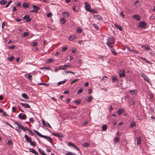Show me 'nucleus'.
<instances>
[{
  "label": "nucleus",
  "instance_id": "obj_28",
  "mask_svg": "<svg viewBox=\"0 0 155 155\" xmlns=\"http://www.w3.org/2000/svg\"><path fill=\"white\" fill-rule=\"evenodd\" d=\"M22 6L25 8H28L29 7V6L28 4L25 3H23Z\"/></svg>",
  "mask_w": 155,
  "mask_h": 155
},
{
  "label": "nucleus",
  "instance_id": "obj_35",
  "mask_svg": "<svg viewBox=\"0 0 155 155\" xmlns=\"http://www.w3.org/2000/svg\"><path fill=\"white\" fill-rule=\"evenodd\" d=\"M140 58L143 61H145L146 63H147L149 64L150 63V62L147 61L145 58L142 57H140Z\"/></svg>",
  "mask_w": 155,
  "mask_h": 155
},
{
  "label": "nucleus",
  "instance_id": "obj_18",
  "mask_svg": "<svg viewBox=\"0 0 155 155\" xmlns=\"http://www.w3.org/2000/svg\"><path fill=\"white\" fill-rule=\"evenodd\" d=\"M25 77L29 80L31 81V78L32 76L30 75V74L29 73L28 74H26L25 75Z\"/></svg>",
  "mask_w": 155,
  "mask_h": 155
},
{
  "label": "nucleus",
  "instance_id": "obj_4",
  "mask_svg": "<svg viewBox=\"0 0 155 155\" xmlns=\"http://www.w3.org/2000/svg\"><path fill=\"white\" fill-rule=\"evenodd\" d=\"M18 117L22 120H25L26 118V116L25 114H20L18 115Z\"/></svg>",
  "mask_w": 155,
  "mask_h": 155
},
{
  "label": "nucleus",
  "instance_id": "obj_25",
  "mask_svg": "<svg viewBox=\"0 0 155 155\" xmlns=\"http://www.w3.org/2000/svg\"><path fill=\"white\" fill-rule=\"evenodd\" d=\"M62 14L64 16H66L67 18L69 17V13L68 12H63L62 13Z\"/></svg>",
  "mask_w": 155,
  "mask_h": 155
},
{
  "label": "nucleus",
  "instance_id": "obj_19",
  "mask_svg": "<svg viewBox=\"0 0 155 155\" xmlns=\"http://www.w3.org/2000/svg\"><path fill=\"white\" fill-rule=\"evenodd\" d=\"M129 92L130 94H131L132 95L134 94H137V90L135 89L132 90H130L129 91Z\"/></svg>",
  "mask_w": 155,
  "mask_h": 155
},
{
  "label": "nucleus",
  "instance_id": "obj_41",
  "mask_svg": "<svg viewBox=\"0 0 155 155\" xmlns=\"http://www.w3.org/2000/svg\"><path fill=\"white\" fill-rule=\"evenodd\" d=\"M89 145V143H83V146L84 147H88Z\"/></svg>",
  "mask_w": 155,
  "mask_h": 155
},
{
  "label": "nucleus",
  "instance_id": "obj_63",
  "mask_svg": "<svg viewBox=\"0 0 155 155\" xmlns=\"http://www.w3.org/2000/svg\"><path fill=\"white\" fill-rule=\"evenodd\" d=\"M67 49V48L66 47H63L62 49V51H66Z\"/></svg>",
  "mask_w": 155,
  "mask_h": 155
},
{
  "label": "nucleus",
  "instance_id": "obj_34",
  "mask_svg": "<svg viewBox=\"0 0 155 155\" xmlns=\"http://www.w3.org/2000/svg\"><path fill=\"white\" fill-rule=\"evenodd\" d=\"M66 82V79H65V80L63 81H59V82L58 83V85H60L61 84L65 83Z\"/></svg>",
  "mask_w": 155,
  "mask_h": 155
},
{
  "label": "nucleus",
  "instance_id": "obj_29",
  "mask_svg": "<svg viewBox=\"0 0 155 155\" xmlns=\"http://www.w3.org/2000/svg\"><path fill=\"white\" fill-rule=\"evenodd\" d=\"M7 3V1L5 0H1L0 2L1 5H3Z\"/></svg>",
  "mask_w": 155,
  "mask_h": 155
},
{
  "label": "nucleus",
  "instance_id": "obj_36",
  "mask_svg": "<svg viewBox=\"0 0 155 155\" xmlns=\"http://www.w3.org/2000/svg\"><path fill=\"white\" fill-rule=\"evenodd\" d=\"M29 143H30V144L33 147H35V146H36V144H35V142L32 141L31 140V141L30 142H29Z\"/></svg>",
  "mask_w": 155,
  "mask_h": 155
},
{
  "label": "nucleus",
  "instance_id": "obj_2",
  "mask_svg": "<svg viewBox=\"0 0 155 155\" xmlns=\"http://www.w3.org/2000/svg\"><path fill=\"white\" fill-rule=\"evenodd\" d=\"M114 41L113 38L109 37L107 40V44L108 46L110 48H112V46L111 45L114 43Z\"/></svg>",
  "mask_w": 155,
  "mask_h": 155
},
{
  "label": "nucleus",
  "instance_id": "obj_8",
  "mask_svg": "<svg viewBox=\"0 0 155 155\" xmlns=\"http://www.w3.org/2000/svg\"><path fill=\"white\" fill-rule=\"evenodd\" d=\"M119 75L121 78L125 77V73L124 71L123 70H120L119 72Z\"/></svg>",
  "mask_w": 155,
  "mask_h": 155
},
{
  "label": "nucleus",
  "instance_id": "obj_58",
  "mask_svg": "<svg viewBox=\"0 0 155 155\" xmlns=\"http://www.w3.org/2000/svg\"><path fill=\"white\" fill-rule=\"evenodd\" d=\"M74 147L76 150H78L79 151H80V149L76 146L75 145H74V146L73 147Z\"/></svg>",
  "mask_w": 155,
  "mask_h": 155
},
{
  "label": "nucleus",
  "instance_id": "obj_20",
  "mask_svg": "<svg viewBox=\"0 0 155 155\" xmlns=\"http://www.w3.org/2000/svg\"><path fill=\"white\" fill-rule=\"evenodd\" d=\"M32 7L34 9V10L36 11L35 12H38V10L39 9V8L35 5H32Z\"/></svg>",
  "mask_w": 155,
  "mask_h": 155
},
{
  "label": "nucleus",
  "instance_id": "obj_30",
  "mask_svg": "<svg viewBox=\"0 0 155 155\" xmlns=\"http://www.w3.org/2000/svg\"><path fill=\"white\" fill-rule=\"evenodd\" d=\"M102 130L104 131H106L107 130V126L106 125H104L102 127Z\"/></svg>",
  "mask_w": 155,
  "mask_h": 155
},
{
  "label": "nucleus",
  "instance_id": "obj_57",
  "mask_svg": "<svg viewBox=\"0 0 155 155\" xmlns=\"http://www.w3.org/2000/svg\"><path fill=\"white\" fill-rule=\"evenodd\" d=\"M28 131L29 132L30 134L32 135L33 136V135H34V133L31 130H29V129L28 130Z\"/></svg>",
  "mask_w": 155,
  "mask_h": 155
},
{
  "label": "nucleus",
  "instance_id": "obj_48",
  "mask_svg": "<svg viewBox=\"0 0 155 155\" xmlns=\"http://www.w3.org/2000/svg\"><path fill=\"white\" fill-rule=\"evenodd\" d=\"M12 1L10 0L8 3L5 6V8H7L12 3Z\"/></svg>",
  "mask_w": 155,
  "mask_h": 155
},
{
  "label": "nucleus",
  "instance_id": "obj_32",
  "mask_svg": "<svg viewBox=\"0 0 155 155\" xmlns=\"http://www.w3.org/2000/svg\"><path fill=\"white\" fill-rule=\"evenodd\" d=\"M124 112L123 110L120 109L118 110L117 111V113L118 115H120L121 114Z\"/></svg>",
  "mask_w": 155,
  "mask_h": 155
},
{
  "label": "nucleus",
  "instance_id": "obj_54",
  "mask_svg": "<svg viewBox=\"0 0 155 155\" xmlns=\"http://www.w3.org/2000/svg\"><path fill=\"white\" fill-rule=\"evenodd\" d=\"M37 45V43L36 42H32V44L31 46H35Z\"/></svg>",
  "mask_w": 155,
  "mask_h": 155
},
{
  "label": "nucleus",
  "instance_id": "obj_9",
  "mask_svg": "<svg viewBox=\"0 0 155 155\" xmlns=\"http://www.w3.org/2000/svg\"><path fill=\"white\" fill-rule=\"evenodd\" d=\"M52 134L56 137L61 138L63 137V135L61 133H53Z\"/></svg>",
  "mask_w": 155,
  "mask_h": 155
},
{
  "label": "nucleus",
  "instance_id": "obj_64",
  "mask_svg": "<svg viewBox=\"0 0 155 155\" xmlns=\"http://www.w3.org/2000/svg\"><path fill=\"white\" fill-rule=\"evenodd\" d=\"M69 93V92L68 91L66 90L64 91V94H68Z\"/></svg>",
  "mask_w": 155,
  "mask_h": 155
},
{
  "label": "nucleus",
  "instance_id": "obj_12",
  "mask_svg": "<svg viewBox=\"0 0 155 155\" xmlns=\"http://www.w3.org/2000/svg\"><path fill=\"white\" fill-rule=\"evenodd\" d=\"M133 18L138 21H139L140 20V16L137 15H134L133 16Z\"/></svg>",
  "mask_w": 155,
  "mask_h": 155
},
{
  "label": "nucleus",
  "instance_id": "obj_1",
  "mask_svg": "<svg viewBox=\"0 0 155 155\" xmlns=\"http://www.w3.org/2000/svg\"><path fill=\"white\" fill-rule=\"evenodd\" d=\"M33 131L39 137H43L46 139L50 143H51L53 142V140L50 137L47 136L42 135L40 133H39L38 131L35 130H33Z\"/></svg>",
  "mask_w": 155,
  "mask_h": 155
},
{
  "label": "nucleus",
  "instance_id": "obj_42",
  "mask_svg": "<svg viewBox=\"0 0 155 155\" xmlns=\"http://www.w3.org/2000/svg\"><path fill=\"white\" fill-rule=\"evenodd\" d=\"M83 91V89L82 88H81L79 90L77 93V94H78L81 93Z\"/></svg>",
  "mask_w": 155,
  "mask_h": 155
},
{
  "label": "nucleus",
  "instance_id": "obj_24",
  "mask_svg": "<svg viewBox=\"0 0 155 155\" xmlns=\"http://www.w3.org/2000/svg\"><path fill=\"white\" fill-rule=\"evenodd\" d=\"M65 155H76L75 153H74L71 152L67 151V153H65Z\"/></svg>",
  "mask_w": 155,
  "mask_h": 155
},
{
  "label": "nucleus",
  "instance_id": "obj_21",
  "mask_svg": "<svg viewBox=\"0 0 155 155\" xmlns=\"http://www.w3.org/2000/svg\"><path fill=\"white\" fill-rule=\"evenodd\" d=\"M59 70H66L65 64L64 65H60L59 66Z\"/></svg>",
  "mask_w": 155,
  "mask_h": 155
},
{
  "label": "nucleus",
  "instance_id": "obj_27",
  "mask_svg": "<svg viewBox=\"0 0 155 155\" xmlns=\"http://www.w3.org/2000/svg\"><path fill=\"white\" fill-rule=\"evenodd\" d=\"M141 142V139L140 137L138 138L137 140V145H140V144Z\"/></svg>",
  "mask_w": 155,
  "mask_h": 155
},
{
  "label": "nucleus",
  "instance_id": "obj_43",
  "mask_svg": "<svg viewBox=\"0 0 155 155\" xmlns=\"http://www.w3.org/2000/svg\"><path fill=\"white\" fill-rule=\"evenodd\" d=\"M82 31V29L81 28H78L77 30V32L79 33H80Z\"/></svg>",
  "mask_w": 155,
  "mask_h": 155
},
{
  "label": "nucleus",
  "instance_id": "obj_17",
  "mask_svg": "<svg viewBox=\"0 0 155 155\" xmlns=\"http://www.w3.org/2000/svg\"><path fill=\"white\" fill-rule=\"evenodd\" d=\"M25 138L27 142H29L31 140V139L27 135H25Z\"/></svg>",
  "mask_w": 155,
  "mask_h": 155
},
{
  "label": "nucleus",
  "instance_id": "obj_16",
  "mask_svg": "<svg viewBox=\"0 0 155 155\" xmlns=\"http://www.w3.org/2000/svg\"><path fill=\"white\" fill-rule=\"evenodd\" d=\"M94 18L96 19L102 20V18L99 15H94Z\"/></svg>",
  "mask_w": 155,
  "mask_h": 155
},
{
  "label": "nucleus",
  "instance_id": "obj_50",
  "mask_svg": "<svg viewBox=\"0 0 155 155\" xmlns=\"http://www.w3.org/2000/svg\"><path fill=\"white\" fill-rule=\"evenodd\" d=\"M14 59V57L13 56H11L8 58V60L10 61H11Z\"/></svg>",
  "mask_w": 155,
  "mask_h": 155
},
{
  "label": "nucleus",
  "instance_id": "obj_55",
  "mask_svg": "<svg viewBox=\"0 0 155 155\" xmlns=\"http://www.w3.org/2000/svg\"><path fill=\"white\" fill-rule=\"evenodd\" d=\"M12 143V142L10 140H9L7 143V145H11Z\"/></svg>",
  "mask_w": 155,
  "mask_h": 155
},
{
  "label": "nucleus",
  "instance_id": "obj_46",
  "mask_svg": "<svg viewBox=\"0 0 155 155\" xmlns=\"http://www.w3.org/2000/svg\"><path fill=\"white\" fill-rule=\"evenodd\" d=\"M120 15L122 18H124L125 16V15L124 14V12H121L120 14Z\"/></svg>",
  "mask_w": 155,
  "mask_h": 155
},
{
  "label": "nucleus",
  "instance_id": "obj_56",
  "mask_svg": "<svg viewBox=\"0 0 155 155\" xmlns=\"http://www.w3.org/2000/svg\"><path fill=\"white\" fill-rule=\"evenodd\" d=\"M15 48V45H12L11 46L8 48L9 49H14Z\"/></svg>",
  "mask_w": 155,
  "mask_h": 155
},
{
  "label": "nucleus",
  "instance_id": "obj_49",
  "mask_svg": "<svg viewBox=\"0 0 155 155\" xmlns=\"http://www.w3.org/2000/svg\"><path fill=\"white\" fill-rule=\"evenodd\" d=\"M65 66L66 70L67 68L71 67V65L68 64H65Z\"/></svg>",
  "mask_w": 155,
  "mask_h": 155
},
{
  "label": "nucleus",
  "instance_id": "obj_38",
  "mask_svg": "<svg viewBox=\"0 0 155 155\" xmlns=\"http://www.w3.org/2000/svg\"><path fill=\"white\" fill-rule=\"evenodd\" d=\"M136 124L134 122H132L130 125V127L131 128H133L135 126Z\"/></svg>",
  "mask_w": 155,
  "mask_h": 155
},
{
  "label": "nucleus",
  "instance_id": "obj_60",
  "mask_svg": "<svg viewBox=\"0 0 155 155\" xmlns=\"http://www.w3.org/2000/svg\"><path fill=\"white\" fill-rule=\"evenodd\" d=\"M78 80V79H75V80L73 81H72L71 83V84H72L76 82Z\"/></svg>",
  "mask_w": 155,
  "mask_h": 155
},
{
  "label": "nucleus",
  "instance_id": "obj_39",
  "mask_svg": "<svg viewBox=\"0 0 155 155\" xmlns=\"http://www.w3.org/2000/svg\"><path fill=\"white\" fill-rule=\"evenodd\" d=\"M111 51L112 53L115 55H116L117 54V53L115 52L114 49L111 48Z\"/></svg>",
  "mask_w": 155,
  "mask_h": 155
},
{
  "label": "nucleus",
  "instance_id": "obj_14",
  "mask_svg": "<svg viewBox=\"0 0 155 155\" xmlns=\"http://www.w3.org/2000/svg\"><path fill=\"white\" fill-rule=\"evenodd\" d=\"M115 26L118 28L120 31H122V27L117 24L116 23L115 24Z\"/></svg>",
  "mask_w": 155,
  "mask_h": 155
},
{
  "label": "nucleus",
  "instance_id": "obj_62",
  "mask_svg": "<svg viewBox=\"0 0 155 155\" xmlns=\"http://www.w3.org/2000/svg\"><path fill=\"white\" fill-rule=\"evenodd\" d=\"M16 108L15 107H12V111L13 112H15Z\"/></svg>",
  "mask_w": 155,
  "mask_h": 155
},
{
  "label": "nucleus",
  "instance_id": "obj_51",
  "mask_svg": "<svg viewBox=\"0 0 155 155\" xmlns=\"http://www.w3.org/2000/svg\"><path fill=\"white\" fill-rule=\"evenodd\" d=\"M53 59H49L47 60V62L48 63H50L53 61Z\"/></svg>",
  "mask_w": 155,
  "mask_h": 155
},
{
  "label": "nucleus",
  "instance_id": "obj_22",
  "mask_svg": "<svg viewBox=\"0 0 155 155\" xmlns=\"http://www.w3.org/2000/svg\"><path fill=\"white\" fill-rule=\"evenodd\" d=\"M113 83L117 81V78L114 76L111 77Z\"/></svg>",
  "mask_w": 155,
  "mask_h": 155
},
{
  "label": "nucleus",
  "instance_id": "obj_59",
  "mask_svg": "<svg viewBox=\"0 0 155 155\" xmlns=\"http://www.w3.org/2000/svg\"><path fill=\"white\" fill-rule=\"evenodd\" d=\"M127 48L128 50H129L130 51H133L134 52V53H137V52L135 51H133L132 50L130 49V48L129 47H128Z\"/></svg>",
  "mask_w": 155,
  "mask_h": 155
},
{
  "label": "nucleus",
  "instance_id": "obj_5",
  "mask_svg": "<svg viewBox=\"0 0 155 155\" xmlns=\"http://www.w3.org/2000/svg\"><path fill=\"white\" fill-rule=\"evenodd\" d=\"M141 77L143 78L147 82L149 83L150 81V80L144 74L142 73L141 74Z\"/></svg>",
  "mask_w": 155,
  "mask_h": 155
},
{
  "label": "nucleus",
  "instance_id": "obj_45",
  "mask_svg": "<svg viewBox=\"0 0 155 155\" xmlns=\"http://www.w3.org/2000/svg\"><path fill=\"white\" fill-rule=\"evenodd\" d=\"M66 73H71L74 74V73L72 71H64L63 72V74H64Z\"/></svg>",
  "mask_w": 155,
  "mask_h": 155
},
{
  "label": "nucleus",
  "instance_id": "obj_3",
  "mask_svg": "<svg viewBox=\"0 0 155 155\" xmlns=\"http://www.w3.org/2000/svg\"><path fill=\"white\" fill-rule=\"evenodd\" d=\"M147 24L144 22H140L139 24V27L141 28H144L146 27Z\"/></svg>",
  "mask_w": 155,
  "mask_h": 155
},
{
  "label": "nucleus",
  "instance_id": "obj_61",
  "mask_svg": "<svg viewBox=\"0 0 155 155\" xmlns=\"http://www.w3.org/2000/svg\"><path fill=\"white\" fill-rule=\"evenodd\" d=\"M42 123L43 124V125L46 126V123H45V120H42Z\"/></svg>",
  "mask_w": 155,
  "mask_h": 155
},
{
  "label": "nucleus",
  "instance_id": "obj_44",
  "mask_svg": "<svg viewBox=\"0 0 155 155\" xmlns=\"http://www.w3.org/2000/svg\"><path fill=\"white\" fill-rule=\"evenodd\" d=\"M81 102V101L79 100H77L76 101H74V103L77 104V105H78L79 104H80Z\"/></svg>",
  "mask_w": 155,
  "mask_h": 155
},
{
  "label": "nucleus",
  "instance_id": "obj_53",
  "mask_svg": "<svg viewBox=\"0 0 155 155\" xmlns=\"http://www.w3.org/2000/svg\"><path fill=\"white\" fill-rule=\"evenodd\" d=\"M92 100V97H89L87 100V101L88 102L91 101Z\"/></svg>",
  "mask_w": 155,
  "mask_h": 155
},
{
  "label": "nucleus",
  "instance_id": "obj_23",
  "mask_svg": "<svg viewBox=\"0 0 155 155\" xmlns=\"http://www.w3.org/2000/svg\"><path fill=\"white\" fill-rule=\"evenodd\" d=\"M60 21L62 24H64L66 21V20L65 18H62L60 19Z\"/></svg>",
  "mask_w": 155,
  "mask_h": 155
},
{
  "label": "nucleus",
  "instance_id": "obj_7",
  "mask_svg": "<svg viewBox=\"0 0 155 155\" xmlns=\"http://www.w3.org/2000/svg\"><path fill=\"white\" fill-rule=\"evenodd\" d=\"M30 16L29 15H25L23 18V19H26V21L27 22H29L31 21V19L30 18Z\"/></svg>",
  "mask_w": 155,
  "mask_h": 155
},
{
  "label": "nucleus",
  "instance_id": "obj_40",
  "mask_svg": "<svg viewBox=\"0 0 155 155\" xmlns=\"http://www.w3.org/2000/svg\"><path fill=\"white\" fill-rule=\"evenodd\" d=\"M38 151L40 152V153L41 154L44 155V154L45 153L44 152V151L40 149H38Z\"/></svg>",
  "mask_w": 155,
  "mask_h": 155
},
{
  "label": "nucleus",
  "instance_id": "obj_31",
  "mask_svg": "<svg viewBox=\"0 0 155 155\" xmlns=\"http://www.w3.org/2000/svg\"><path fill=\"white\" fill-rule=\"evenodd\" d=\"M29 33L28 32H25L24 34L22 35V36L23 37H25L28 35Z\"/></svg>",
  "mask_w": 155,
  "mask_h": 155
},
{
  "label": "nucleus",
  "instance_id": "obj_26",
  "mask_svg": "<svg viewBox=\"0 0 155 155\" xmlns=\"http://www.w3.org/2000/svg\"><path fill=\"white\" fill-rule=\"evenodd\" d=\"M21 96L23 98L26 99H28V98L27 95L25 93H23L21 94Z\"/></svg>",
  "mask_w": 155,
  "mask_h": 155
},
{
  "label": "nucleus",
  "instance_id": "obj_52",
  "mask_svg": "<svg viewBox=\"0 0 155 155\" xmlns=\"http://www.w3.org/2000/svg\"><path fill=\"white\" fill-rule=\"evenodd\" d=\"M52 15V13H48L47 14V17L48 18H49L50 17H51V16Z\"/></svg>",
  "mask_w": 155,
  "mask_h": 155
},
{
  "label": "nucleus",
  "instance_id": "obj_10",
  "mask_svg": "<svg viewBox=\"0 0 155 155\" xmlns=\"http://www.w3.org/2000/svg\"><path fill=\"white\" fill-rule=\"evenodd\" d=\"M141 47L142 48L145 49H147V51H150L151 50V49L150 48L149 46L147 45H142Z\"/></svg>",
  "mask_w": 155,
  "mask_h": 155
},
{
  "label": "nucleus",
  "instance_id": "obj_37",
  "mask_svg": "<svg viewBox=\"0 0 155 155\" xmlns=\"http://www.w3.org/2000/svg\"><path fill=\"white\" fill-rule=\"evenodd\" d=\"M120 140V138L118 137H116L114 140V142L116 143L119 142Z\"/></svg>",
  "mask_w": 155,
  "mask_h": 155
},
{
  "label": "nucleus",
  "instance_id": "obj_6",
  "mask_svg": "<svg viewBox=\"0 0 155 155\" xmlns=\"http://www.w3.org/2000/svg\"><path fill=\"white\" fill-rule=\"evenodd\" d=\"M85 5V8L87 10L90 11L91 9V5L90 4H88L87 2H85L84 3Z\"/></svg>",
  "mask_w": 155,
  "mask_h": 155
},
{
  "label": "nucleus",
  "instance_id": "obj_33",
  "mask_svg": "<svg viewBox=\"0 0 155 155\" xmlns=\"http://www.w3.org/2000/svg\"><path fill=\"white\" fill-rule=\"evenodd\" d=\"M21 129L22 130H23V131H25L26 130H29V129H28V128L27 127H25L23 126H21Z\"/></svg>",
  "mask_w": 155,
  "mask_h": 155
},
{
  "label": "nucleus",
  "instance_id": "obj_13",
  "mask_svg": "<svg viewBox=\"0 0 155 155\" xmlns=\"http://www.w3.org/2000/svg\"><path fill=\"white\" fill-rule=\"evenodd\" d=\"M20 104H21L23 107L25 108H30V106L27 104H24L23 103H21Z\"/></svg>",
  "mask_w": 155,
  "mask_h": 155
},
{
  "label": "nucleus",
  "instance_id": "obj_15",
  "mask_svg": "<svg viewBox=\"0 0 155 155\" xmlns=\"http://www.w3.org/2000/svg\"><path fill=\"white\" fill-rule=\"evenodd\" d=\"M29 150L30 152L33 153L35 155H37L38 154L37 152L32 148H30L29 149Z\"/></svg>",
  "mask_w": 155,
  "mask_h": 155
},
{
  "label": "nucleus",
  "instance_id": "obj_47",
  "mask_svg": "<svg viewBox=\"0 0 155 155\" xmlns=\"http://www.w3.org/2000/svg\"><path fill=\"white\" fill-rule=\"evenodd\" d=\"M68 145L69 146H72V147H73L74 146V144L73 143H72L71 142H69L68 143Z\"/></svg>",
  "mask_w": 155,
  "mask_h": 155
},
{
  "label": "nucleus",
  "instance_id": "obj_11",
  "mask_svg": "<svg viewBox=\"0 0 155 155\" xmlns=\"http://www.w3.org/2000/svg\"><path fill=\"white\" fill-rule=\"evenodd\" d=\"M76 38V36L74 35H71L69 37V40L70 41H72Z\"/></svg>",
  "mask_w": 155,
  "mask_h": 155
}]
</instances>
